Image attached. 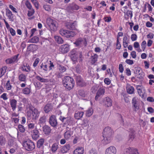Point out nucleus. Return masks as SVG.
Returning <instances> with one entry per match:
<instances>
[{"mask_svg":"<svg viewBox=\"0 0 154 154\" xmlns=\"http://www.w3.org/2000/svg\"><path fill=\"white\" fill-rule=\"evenodd\" d=\"M98 56L96 54H94L91 57V65H95V63L97 60Z\"/></svg>","mask_w":154,"mask_h":154,"instance_id":"18","label":"nucleus"},{"mask_svg":"<svg viewBox=\"0 0 154 154\" xmlns=\"http://www.w3.org/2000/svg\"><path fill=\"white\" fill-rule=\"evenodd\" d=\"M19 56V54L15 55L10 58H8L5 60V62L7 64H9L13 63L16 62H17L18 59V57Z\"/></svg>","mask_w":154,"mask_h":154,"instance_id":"8","label":"nucleus"},{"mask_svg":"<svg viewBox=\"0 0 154 154\" xmlns=\"http://www.w3.org/2000/svg\"><path fill=\"white\" fill-rule=\"evenodd\" d=\"M41 68L43 69L45 71H47L48 70V66L46 64H42L41 65Z\"/></svg>","mask_w":154,"mask_h":154,"instance_id":"60","label":"nucleus"},{"mask_svg":"<svg viewBox=\"0 0 154 154\" xmlns=\"http://www.w3.org/2000/svg\"><path fill=\"white\" fill-rule=\"evenodd\" d=\"M44 139H42L39 140L37 142V146L38 148H40L41 146H42L44 142Z\"/></svg>","mask_w":154,"mask_h":154,"instance_id":"43","label":"nucleus"},{"mask_svg":"<svg viewBox=\"0 0 154 154\" xmlns=\"http://www.w3.org/2000/svg\"><path fill=\"white\" fill-rule=\"evenodd\" d=\"M141 48L144 51L146 46V42L145 41H143L141 43Z\"/></svg>","mask_w":154,"mask_h":154,"instance_id":"49","label":"nucleus"},{"mask_svg":"<svg viewBox=\"0 0 154 154\" xmlns=\"http://www.w3.org/2000/svg\"><path fill=\"white\" fill-rule=\"evenodd\" d=\"M126 89L127 93L129 94H133L134 93V88L130 85H127Z\"/></svg>","mask_w":154,"mask_h":154,"instance_id":"21","label":"nucleus"},{"mask_svg":"<svg viewBox=\"0 0 154 154\" xmlns=\"http://www.w3.org/2000/svg\"><path fill=\"white\" fill-rule=\"evenodd\" d=\"M82 38H79L76 40L75 42L74 43V44H75L77 46L82 47Z\"/></svg>","mask_w":154,"mask_h":154,"instance_id":"27","label":"nucleus"},{"mask_svg":"<svg viewBox=\"0 0 154 154\" xmlns=\"http://www.w3.org/2000/svg\"><path fill=\"white\" fill-rule=\"evenodd\" d=\"M84 113V112H77L75 113L74 117L77 119H79L82 117Z\"/></svg>","mask_w":154,"mask_h":154,"instance_id":"26","label":"nucleus"},{"mask_svg":"<svg viewBox=\"0 0 154 154\" xmlns=\"http://www.w3.org/2000/svg\"><path fill=\"white\" fill-rule=\"evenodd\" d=\"M76 82L78 86L83 87L85 86L86 83L80 76H77L76 78Z\"/></svg>","mask_w":154,"mask_h":154,"instance_id":"10","label":"nucleus"},{"mask_svg":"<svg viewBox=\"0 0 154 154\" xmlns=\"http://www.w3.org/2000/svg\"><path fill=\"white\" fill-rule=\"evenodd\" d=\"M63 84L66 89L70 90L74 86L75 82L74 79L69 76H66L63 80Z\"/></svg>","mask_w":154,"mask_h":154,"instance_id":"1","label":"nucleus"},{"mask_svg":"<svg viewBox=\"0 0 154 154\" xmlns=\"http://www.w3.org/2000/svg\"><path fill=\"white\" fill-rule=\"evenodd\" d=\"M52 109V107L51 104H47L45 106L44 110L45 112L48 113L51 111Z\"/></svg>","mask_w":154,"mask_h":154,"instance_id":"28","label":"nucleus"},{"mask_svg":"<svg viewBox=\"0 0 154 154\" xmlns=\"http://www.w3.org/2000/svg\"><path fill=\"white\" fill-rule=\"evenodd\" d=\"M55 40L59 44H62L63 42V41L62 38L58 36H56L54 37Z\"/></svg>","mask_w":154,"mask_h":154,"instance_id":"33","label":"nucleus"},{"mask_svg":"<svg viewBox=\"0 0 154 154\" xmlns=\"http://www.w3.org/2000/svg\"><path fill=\"white\" fill-rule=\"evenodd\" d=\"M39 41V38L37 36H34L29 40V42L32 43H37Z\"/></svg>","mask_w":154,"mask_h":154,"instance_id":"38","label":"nucleus"},{"mask_svg":"<svg viewBox=\"0 0 154 154\" xmlns=\"http://www.w3.org/2000/svg\"><path fill=\"white\" fill-rule=\"evenodd\" d=\"M36 28H33L31 29L30 31V35L29 36V38H31L32 37L35 32L36 31Z\"/></svg>","mask_w":154,"mask_h":154,"instance_id":"54","label":"nucleus"},{"mask_svg":"<svg viewBox=\"0 0 154 154\" xmlns=\"http://www.w3.org/2000/svg\"><path fill=\"white\" fill-rule=\"evenodd\" d=\"M35 78L37 80L41 82H48V79L43 78L39 75L36 76Z\"/></svg>","mask_w":154,"mask_h":154,"instance_id":"36","label":"nucleus"},{"mask_svg":"<svg viewBox=\"0 0 154 154\" xmlns=\"http://www.w3.org/2000/svg\"><path fill=\"white\" fill-rule=\"evenodd\" d=\"M7 67L6 66H4L0 69V78L2 77L5 73Z\"/></svg>","mask_w":154,"mask_h":154,"instance_id":"30","label":"nucleus"},{"mask_svg":"<svg viewBox=\"0 0 154 154\" xmlns=\"http://www.w3.org/2000/svg\"><path fill=\"white\" fill-rule=\"evenodd\" d=\"M39 59L38 58H36L33 64V66L34 67H36L39 62Z\"/></svg>","mask_w":154,"mask_h":154,"instance_id":"52","label":"nucleus"},{"mask_svg":"<svg viewBox=\"0 0 154 154\" xmlns=\"http://www.w3.org/2000/svg\"><path fill=\"white\" fill-rule=\"evenodd\" d=\"M59 33L61 35L67 38L73 37L75 35L74 32L63 29L60 30Z\"/></svg>","mask_w":154,"mask_h":154,"instance_id":"2","label":"nucleus"},{"mask_svg":"<svg viewBox=\"0 0 154 154\" xmlns=\"http://www.w3.org/2000/svg\"><path fill=\"white\" fill-rule=\"evenodd\" d=\"M9 7L12 10L13 12L15 13H17V12L16 9L12 5H9Z\"/></svg>","mask_w":154,"mask_h":154,"instance_id":"59","label":"nucleus"},{"mask_svg":"<svg viewBox=\"0 0 154 154\" xmlns=\"http://www.w3.org/2000/svg\"><path fill=\"white\" fill-rule=\"evenodd\" d=\"M104 21L107 23H109L112 20V18L110 16L108 17L105 16L103 18Z\"/></svg>","mask_w":154,"mask_h":154,"instance_id":"46","label":"nucleus"},{"mask_svg":"<svg viewBox=\"0 0 154 154\" xmlns=\"http://www.w3.org/2000/svg\"><path fill=\"white\" fill-rule=\"evenodd\" d=\"M93 113V110L91 108H89L86 111L85 114L87 117H89L91 116Z\"/></svg>","mask_w":154,"mask_h":154,"instance_id":"34","label":"nucleus"},{"mask_svg":"<svg viewBox=\"0 0 154 154\" xmlns=\"http://www.w3.org/2000/svg\"><path fill=\"white\" fill-rule=\"evenodd\" d=\"M49 122L50 125L52 127H55L57 126V122L55 115H52L50 117Z\"/></svg>","mask_w":154,"mask_h":154,"instance_id":"11","label":"nucleus"},{"mask_svg":"<svg viewBox=\"0 0 154 154\" xmlns=\"http://www.w3.org/2000/svg\"><path fill=\"white\" fill-rule=\"evenodd\" d=\"M132 104L133 107V110L136 111L139 109V102L135 97H134L132 100Z\"/></svg>","mask_w":154,"mask_h":154,"instance_id":"15","label":"nucleus"},{"mask_svg":"<svg viewBox=\"0 0 154 154\" xmlns=\"http://www.w3.org/2000/svg\"><path fill=\"white\" fill-rule=\"evenodd\" d=\"M5 87L7 90H11L12 88V86L10 83V80H8L7 81Z\"/></svg>","mask_w":154,"mask_h":154,"instance_id":"44","label":"nucleus"},{"mask_svg":"<svg viewBox=\"0 0 154 154\" xmlns=\"http://www.w3.org/2000/svg\"><path fill=\"white\" fill-rule=\"evenodd\" d=\"M137 90L138 93L139 95L141 96H143V92L142 89H141V86L137 85Z\"/></svg>","mask_w":154,"mask_h":154,"instance_id":"39","label":"nucleus"},{"mask_svg":"<svg viewBox=\"0 0 154 154\" xmlns=\"http://www.w3.org/2000/svg\"><path fill=\"white\" fill-rule=\"evenodd\" d=\"M69 46L66 44L61 45L59 48V51L63 54L67 53L69 51Z\"/></svg>","mask_w":154,"mask_h":154,"instance_id":"12","label":"nucleus"},{"mask_svg":"<svg viewBox=\"0 0 154 154\" xmlns=\"http://www.w3.org/2000/svg\"><path fill=\"white\" fill-rule=\"evenodd\" d=\"M71 135V132H65L64 136L65 138L68 139L70 137Z\"/></svg>","mask_w":154,"mask_h":154,"instance_id":"51","label":"nucleus"},{"mask_svg":"<svg viewBox=\"0 0 154 154\" xmlns=\"http://www.w3.org/2000/svg\"><path fill=\"white\" fill-rule=\"evenodd\" d=\"M18 129L19 131L21 132H23L25 131L24 127L22 125H19L18 126Z\"/></svg>","mask_w":154,"mask_h":154,"instance_id":"50","label":"nucleus"},{"mask_svg":"<svg viewBox=\"0 0 154 154\" xmlns=\"http://www.w3.org/2000/svg\"><path fill=\"white\" fill-rule=\"evenodd\" d=\"M6 16L9 20L11 21H14L13 14L12 12L8 8L6 9Z\"/></svg>","mask_w":154,"mask_h":154,"instance_id":"16","label":"nucleus"},{"mask_svg":"<svg viewBox=\"0 0 154 154\" xmlns=\"http://www.w3.org/2000/svg\"><path fill=\"white\" fill-rule=\"evenodd\" d=\"M27 7L29 9H32V6L30 3L29 2V1H27L25 3Z\"/></svg>","mask_w":154,"mask_h":154,"instance_id":"61","label":"nucleus"},{"mask_svg":"<svg viewBox=\"0 0 154 154\" xmlns=\"http://www.w3.org/2000/svg\"><path fill=\"white\" fill-rule=\"evenodd\" d=\"M84 149L82 147H78L75 149L73 152V154H83Z\"/></svg>","mask_w":154,"mask_h":154,"instance_id":"22","label":"nucleus"},{"mask_svg":"<svg viewBox=\"0 0 154 154\" xmlns=\"http://www.w3.org/2000/svg\"><path fill=\"white\" fill-rule=\"evenodd\" d=\"M105 83L107 85H109L111 83V81L109 78H106L104 80Z\"/></svg>","mask_w":154,"mask_h":154,"instance_id":"62","label":"nucleus"},{"mask_svg":"<svg viewBox=\"0 0 154 154\" xmlns=\"http://www.w3.org/2000/svg\"><path fill=\"white\" fill-rule=\"evenodd\" d=\"M125 62L127 64L130 65H131L134 63L133 60L130 59H126Z\"/></svg>","mask_w":154,"mask_h":154,"instance_id":"63","label":"nucleus"},{"mask_svg":"<svg viewBox=\"0 0 154 154\" xmlns=\"http://www.w3.org/2000/svg\"><path fill=\"white\" fill-rule=\"evenodd\" d=\"M112 134V131L111 128L109 127H106L104 130L103 133V137L106 136L111 137Z\"/></svg>","mask_w":154,"mask_h":154,"instance_id":"9","label":"nucleus"},{"mask_svg":"<svg viewBox=\"0 0 154 154\" xmlns=\"http://www.w3.org/2000/svg\"><path fill=\"white\" fill-rule=\"evenodd\" d=\"M116 149L113 146H111L107 148L105 152V154H116Z\"/></svg>","mask_w":154,"mask_h":154,"instance_id":"13","label":"nucleus"},{"mask_svg":"<svg viewBox=\"0 0 154 154\" xmlns=\"http://www.w3.org/2000/svg\"><path fill=\"white\" fill-rule=\"evenodd\" d=\"M144 76V73L142 71L140 73L137 75V78L140 79H142Z\"/></svg>","mask_w":154,"mask_h":154,"instance_id":"58","label":"nucleus"},{"mask_svg":"<svg viewBox=\"0 0 154 154\" xmlns=\"http://www.w3.org/2000/svg\"><path fill=\"white\" fill-rule=\"evenodd\" d=\"M30 10L28 11L27 14L28 17H31L32 16L35 12L34 10L33 9H30Z\"/></svg>","mask_w":154,"mask_h":154,"instance_id":"55","label":"nucleus"},{"mask_svg":"<svg viewBox=\"0 0 154 154\" xmlns=\"http://www.w3.org/2000/svg\"><path fill=\"white\" fill-rule=\"evenodd\" d=\"M43 8L48 11L49 12L51 11V7L50 5H45L43 6Z\"/></svg>","mask_w":154,"mask_h":154,"instance_id":"48","label":"nucleus"},{"mask_svg":"<svg viewBox=\"0 0 154 154\" xmlns=\"http://www.w3.org/2000/svg\"><path fill=\"white\" fill-rule=\"evenodd\" d=\"M100 102L107 107L110 106L112 105V100L109 97H106L103 99H100Z\"/></svg>","mask_w":154,"mask_h":154,"instance_id":"7","label":"nucleus"},{"mask_svg":"<svg viewBox=\"0 0 154 154\" xmlns=\"http://www.w3.org/2000/svg\"><path fill=\"white\" fill-rule=\"evenodd\" d=\"M29 30V28H25L23 30V33L24 34V37L26 38L27 37H29V34H28V31Z\"/></svg>","mask_w":154,"mask_h":154,"instance_id":"42","label":"nucleus"},{"mask_svg":"<svg viewBox=\"0 0 154 154\" xmlns=\"http://www.w3.org/2000/svg\"><path fill=\"white\" fill-rule=\"evenodd\" d=\"M23 146L26 150L28 151L32 150L35 147L34 143L29 140H28L24 142L23 143Z\"/></svg>","mask_w":154,"mask_h":154,"instance_id":"5","label":"nucleus"},{"mask_svg":"<svg viewBox=\"0 0 154 154\" xmlns=\"http://www.w3.org/2000/svg\"><path fill=\"white\" fill-rule=\"evenodd\" d=\"M66 26L67 28L71 30H73L75 28V24L74 23H68Z\"/></svg>","mask_w":154,"mask_h":154,"instance_id":"32","label":"nucleus"},{"mask_svg":"<svg viewBox=\"0 0 154 154\" xmlns=\"http://www.w3.org/2000/svg\"><path fill=\"white\" fill-rule=\"evenodd\" d=\"M124 154H139L136 149L128 147L125 149Z\"/></svg>","mask_w":154,"mask_h":154,"instance_id":"14","label":"nucleus"},{"mask_svg":"<svg viewBox=\"0 0 154 154\" xmlns=\"http://www.w3.org/2000/svg\"><path fill=\"white\" fill-rule=\"evenodd\" d=\"M59 69L60 72L61 73L65 72L66 70L65 67L61 65L59 66Z\"/></svg>","mask_w":154,"mask_h":154,"instance_id":"47","label":"nucleus"},{"mask_svg":"<svg viewBox=\"0 0 154 154\" xmlns=\"http://www.w3.org/2000/svg\"><path fill=\"white\" fill-rule=\"evenodd\" d=\"M43 131L45 134H48L51 132V129L48 125H45L43 127Z\"/></svg>","mask_w":154,"mask_h":154,"instance_id":"24","label":"nucleus"},{"mask_svg":"<svg viewBox=\"0 0 154 154\" xmlns=\"http://www.w3.org/2000/svg\"><path fill=\"white\" fill-rule=\"evenodd\" d=\"M137 36L135 34H133L131 35V39L132 41H135L137 40Z\"/></svg>","mask_w":154,"mask_h":154,"instance_id":"56","label":"nucleus"},{"mask_svg":"<svg viewBox=\"0 0 154 154\" xmlns=\"http://www.w3.org/2000/svg\"><path fill=\"white\" fill-rule=\"evenodd\" d=\"M105 92V90L103 88H100L97 91V95L96 96H103Z\"/></svg>","mask_w":154,"mask_h":154,"instance_id":"29","label":"nucleus"},{"mask_svg":"<svg viewBox=\"0 0 154 154\" xmlns=\"http://www.w3.org/2000/svg\"><path fill=\"white\" fill-rule=\"evenodd\" d=\"M58 148V143H54L51 146V151L53 152H55Z\"/></svg>","mask_w":154,"mask_h":154,"instance_id":"31","label":"nucleus"},{"mask_svg":"<svg viewBox=\"0 0 154 154\" xmlns=\"http://www.w3.org/2000/svg\"><path fill=\"white\" fill-rule=\"evenodd\" d=\"M70 145L69 144L65 145L62 149V151L63 152H67L69 149Z\"/></svg>","mask_w":154,"mask_h":154,"instance_id":"35","label":"nucleus"},{"mask_svg":"<svg viewBox=\"0 0 154 154\" xmlns=\"http://www.w3.org/2000/svg\"><path fill=\"white\" fill-rule=\"evenodd\" d=\"M31 2L33 4L34 6L37 8H38L39 7V4L36 0H31Z\"/></svg>","mask_w":154,"mask_h":154,"instance_id":"53","label":"nucleus"},{"mask_svg":"<svg viewBox=\"0 0 154 154\" xmlns=\"http://www.w3.org/2000/svg\"><path fill=\"white\" fill-rule=\"evenodd\" d=\"M20 69L23 72L29 73L31 71V67L28 63L23 62L20 66Z\"/></svg>","mask_w":154,"mask_h":154,"instance_id":"4","label":"nucleus"},{"mask_svg":"<svg viewBox=\"0 0 154 154\" xmlns=\"http://www.w3.org/2000/svg\"><path fill=\"white\" fill-rule=\"evenodd\" d=\"M46 22L51 30L54 31L56 29L57 22L56 20L50 18H48L47 19Z\"/></svg>","mask_w":154,"mask_h":154,"instance_id":"3","label":"nucleus"},{"mask_svg":"<svg viewBox=\"0 0 154 154\" xmlns=\"http://www.w3.org/2000/svg\"><path fill=\"white\" fill-rule=\"evenodd\" d=\"M3 20L5 23L6 27L8 29H9V31L11 35L12 36L15 35H16V32L14 29L10 27V25L5 19H4Z\"/></svg>","mask_w":154,"mask_h":154,"instance_id":"17","label":"nucleus"},{"mask_svg":"<svg viewBox=\"0 0 154 154\" xmlns=\"http://www.w3.org/2000/svg\"><path fill=\"white\" fill-rule=\"evenodd\" d=\"M39 137L38 131L36 129H35L33 130L32 134V137L34 140H37Z\"/></svg>","mask_w":154,"mask_h":154,"instance_id":"23","label":"nucleus"},{"mask_svg":"<svg viewBox=\"0 0 154 154\" xmlns=\"http://www.w3.org/2000/svg\"><path fill=\"white\" fill-rule=\"evenodd\" d=\"M23 94H28L30 92V89L28 88H26L23 90Z\"/></svg>","mask_w":154,"mask_h":154,"instance_id":"45","label":"nucleus"},{"mask_svg":"<svg viewBox=\"0 0 154 154\" xmlns=\"http://www.w3.org/2000/svg\"><path fill=\"white\" fill-rule=\"evenodd\" d=\"M46 117L44 116L40 118L38 121V123L40 124H43L46 122Z\"/></svg>","mask_w":154,"mask_h":154,"instance_id":"40","label":"nucleus"},{"mask_svg":"<svg viewBox=\"0 0 154 154\" xmlns=\"http://www.w3.org/2000/svg\"><path fill=\"white\" fill-rule=\"evenodd\" d=\"M26 76L23 73L19 74L18 77L19 80L22 82H25L26 81Z\"/></svg>","mask_w":154,"mask_h":154,"instance_id":"25","label":"nucleus"},{"mask_svg":"<svg viewBox=\"0 0 154 154\" xmlns=\"http://www.w3.org/2000/svg\"><path fill=\"white\" fill-rule=\"evenodd\" d=\"M16 103L17 101L14 100H12L11 101V105L13 110L15 109L16 108Z\"/></svg>","mask_w":154,"mask_h":154,"instance_id":"41","label":"nucleus"},{"mask_svg":"<svg viewBox=\"0 0 154 154\" xmlns=\"http://www.w3.org/2000/svg\"><path fill=\"white\" fill-rule=\"evenodd\" d=\"M39 112L37 109H35L33 110L27 112V116L32 119H35L39 116Z\"/></svg>","mask_w":154,"mask_h":154,"instance_id":"6","label":"nucleus"},{"mask_svg":"<svg viewBox=\"0 0 154 154\" xmlns=\"http://www.w3.org/2000/svg\"><path fill=\"white\" fill-rule=\"evenodd\" d=\"M79 7L75 4H73L68 6L67 9L68 11L71 12V10H77L79 9Z\"/></svg>","mask_w":154,"mask_h":154,"instance_id":"19","label":"nucleus"},{"mask_svg":"<svg viewBox=\"0 0 154 154\" xmlns=\"http://www.w3.org/2000/svg\"><path fill=\"white\" fill-rule=\"evenodd\" d=\"M126 15L127 17L126 18L127 20L129 19V18L131 19L133 17L132 11H131L128 10L126 13Z\"/></svg>","mask_w":154,"mask_h":154,"instance_id":"37","label":"nucleus"},{"mask_svg":"<svg viewBox=\"0 0 154 154\" xmlns=\"http://www.w3.org/2000/svg\"><path fill=\"white\" fill-rule=\"evenodd\" d=\"M89 154H97V153L95 149H92L89 151Z\"/></svg>","mask_w":154,"mask_h":154,"instance_id":"64","label":"nucleus"},{"mask_svg":"<svg viewBox=\"0 0 154 154\" xmlns=\"http://www.w3.org/2000/svg\"><path fill=\"white\" fill-rule=\"evenodd\" d=\"M83 41L82 42V47L84 46L85 47H86L88 44L87 41L85 38H82Z\"/></svg>","mask_w":154,"mask_h":154,"instance_id":"57","label":"nucleus"},{"mask_svg":"<svg viewBox=\"0 0 154 154\" xmlns=\"http://www.w3.org/2000/svg\"><path fill=\"white\" fill-rule=\"evenodd\" d=\"M103 139L102 140V143L103 145H106L109 143L111 140V137L107 136H104Z\"/></svg>","mask_w":154,"mask_h":154,"instance_id":"20","label":"nucleus"}]
</instances>
